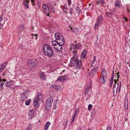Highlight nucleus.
I'll return each mask as SVG.
<instances>
[{
  "instance_id": "f257e3e1",
  "label": "nucleus",
  "mask_w": 130,
  "mask_h": 130,
  "mask_svg": "<svg viewBox=\"0 0 130 130\" xmlns=\"http://www.w3.org/2000/svg\"><path fill=\"white\" fill-rule=\"evenodd\" d=\"M42 50L43 54L45 56L51 58L53 56V51L52 47L46 44L43 46Z\"/></svg>"
},
{
  "instance_id": "f03ea898",
  "label": "nucleus",
  "mask_w": 130,
  "mask_h": 130,
  "mask_svg": "<svg viewBox=\"0 0 130 130\" xmlns=\"http://www.w3.org/2000/svg\"><path fill=\"white\" fill-rule=\"evenodd\" d=\"M52 43L53 46L55 47L54 48L57 51H60L62 49V46L64 44V42H55V41H52Z\"/></svg>"
},
{
  "instance_id": "7ed1b4c3",
  "label": "nucleus",
  "mask_w": 130,
  "mask_h": 130,
  "mask_svg": "<svg viewBox=\"0 0 130 130\" xmlns=\"http://www.w3.org/2000/svg\"><path fill=\"white\" fill-rule=\"evenodd\" d=\"M53 100V98L52 96H50L49 98L47 99L45 106L46 110L47 111L50 110L51 107Z\"/></svg>"
},
{
  "instance_id": "20e7f679",
  "label": "nucleus",
  "mask_w": 130,
  "mask_h": 130,
  "mask_svg": "<svg viewBox=\"0 0 130 130\" xmlns=\"http://www.w3.org/2000/svg\"><path fill=\"white\" fill-rule=\"evenodd\" d=\"M54 36L55 38V40L53 41L58 42H64V38L61 34L59 33H55L54 35Z\"/></svg>"
},
{
  "instance_id": "39448f33",
  "label": "nucleus",
  "mask_w": 130,
  "mask_h": 130,
  "mask_svg": "<svg viewBox=\"0 0 130 130\" xmlns=\"http://www.w3.org/2000/svg\"><path fill=\"white\" fill-rule=\"evenodd\" d=\"M103 20V18L102 15H100L98 16L94 25V29H97L100 25L102 24Z\"/></svg>"
},
{
  "instance_id": "423d86ee",
  "label": "nucleus",
  "mask_w": 130,
  "mask_h": 130,
  "mask_svg": "<svg viewBox=\"0 0 130 130\" xmlns=\"http://www.w3.org/2000/svg\"><path fill=\"white\" fill-rule=\"evenodd\" d=\"M101 80L102 83L104 84L106 83L107 77V72L105 70H103L101 72Z\"/></svg>"
},
{
  "instance_id": "0eeeda50",
  "label": "nucleus",
  "mask_w": 130,
  "mask_h": 130,
  "mask_svg": "<svg viewBox=\"0 0 130 130\" xmlns=\"http://www.w3.org/2000/svg\"><path fill=\"white\" fill-rule=\"evenodd\" d=\"M38 62L34 59L29 60L28 63V64L30 67H36L38 64Z\"/></svg>"
},
{
  "instance_id": "6e6552de",
  "label": "nucleus",
  "mask_w": 130,
  "mask_h": 130,
  "mask_svg": "<svg viewBox=\"0 0 130 130\" xmlns=\"http://www.w3.org/2000/svg\"><path fill=\"white\" fill-rule=\"evenodd\" d=\"M42 8L43 11L45 13H46L48 12H53L54 11V9L53 8H51L49 7L46 5L43 4L42 5Z\"/></svg>"
},
{
  "instance_id": "1a4fd4ad",
  "label": "nucleus",
  "mask_w": 130,
  "mask_h": 130,
  "mask_svg": "<svg viewBox=\"0 0 130 130\" xmlns=\"http://www.w3.org/2000/svg\"><path fill=\"white\" fill-rule=\"evenodd\" d=\"M71 48L73 49L74 50H79L82 48V46L81 44L79 43H78L75 44H73L71 45Z\"/></svg>"
},
{
  "instance_id": "9d476101",
  "label": "nucleus",
  "mask_w": 130,
  "mask_h": 130,
  "mask_svg": "<svg viewBox=\"0 0 130 130\" xmlns=\"http://www.w3.org/2000/svg\"><path fill=\"white\" fill-rule=\"evenodd\" d=\"M76 63L75 65H76V68L77 69H80L82 68V63L80 60L77 59L76 60Z\"/></svg>"
},
{
  "instance_id": "9b49d317",
  "label": "nucleus",
  "mask_w": 130,
  "mask_h": 130,
  "mask_svg": "<svg viewBox=\"0 0 130 130\" xmlns=\"http://www.w3.org/2000/svg\"><path fill=\"white\" fill-rule=\"evenodd\" d=\"M114 80L115 83L113 86V90L114 91V92H117L119 86V84L118 83H117V81L116 79H115Z\"/></svg>"
},
{
  "instance_id": "f8f14e48",
  "label": "nucleus",
  "mask_w": 130,
  "mask_h": 130,
  "mask_svg": "<svg viewBox=\"0 0 130 130\" xmlns=\"http://www.w3.org/2000/svg\"><path fill=\"white\" fill-rule=\"evenodd\" d=\"M77 59H75V57H73L71 59L70 65L72 66L74 65H75L76 62V60Z\"/></svg>"
},
{
  "instance_id": "ddd939ff",
  "label": "nucleus",
  "mask_w": 130,
  "mask_h": 130,
  "mask_svg": "<svg viewBox=\"0 0 130 130\" xmlns=\"http://www.w3.org/2000/svg\"><path fill=\"white\" fill-rule=\"evenodd\" d=\"M28 116L29 118L30 119H31L32 118L35 117L34 112L33 110H31L29 111L28 113Z\"/></svg>"
},
{
  "instance_id": "4468645a",
  "label": "nucleus",
  "mask_w": 130,
  "mask_h": 130,
  "mask_svg": "<svg viewBox=\"0 0 130 130\" xmlns=\"http://www.w3.org/2000/svg\"><path fill=\"white\" fill-rule=\"evenodd\" d=\"M87 54V51L86 50H84L82 52L81 58H85Z\"/></svg>"
},
{
  "instance_id": "2eb2a0df",
  "label": "nucleus",
  "mask_w": 130,
  "mask_h": 130,
  "mask_svg": "<svg viewBox=\"0 0 130 130\" xmlns=\"http://www.w3.org/2000/svg\"><path fill=\"white\" fill-rule=\"evenodd\" d=\"M30 0H23V4L24 5L26 9L29 8V5L28 4Z\"/></svg>"
},
{
  "instance_id": "dca6fc26",
  "label": "nucleus",
  "mask_w": 130,
  "mask_h": 130,
  "mask_svg": "<svg viewBox=\"0 0 130 130\" xmlns=\"http://www.w3.org/2000/svg\"><path fill=\"white\" fill-rule=\"evenodd\" d=\"M98 67L97 66L94 67L91 70V73L93 76H94L96 74L98 70Z\"/></svg>"
},
{
  "instance_id": "f3484780",
  "label": "nucleus",
  "mask_w": 130,
  "mask_h": 130,
  "mask_svg": "<svg viewBox=\"0 0 130 130\" xmlns=\"http://www.w3.org/2000/svg\"><path fill=\"white\" fill-rule=\"evenodd\" d=\"M13 81L12 80H10L6 82L5 84V86L8 87H10L11 85H13Z\"/></svg>"
},
{
  "instance_id": "a211bd4d",
  "label": "nucleus",
  "mask_w": 130,
  "mask_h": 130,
  "mask_svg": "<svg viewBox=\"0 0 130 130\" xmlns=\"http://www.w3.org/2000/svg\"><path fill=\"white\" fill-rule=\"evenodd\" d=\"M40 77L41 79L45 80L46 79V77L42 72H40L39 73Z\"/></svg>"
},
{
  "instance_id": "6ab92c4d",
  "label": "nucleus",
  "mask_w": 130,
  "mask_h": 130,
  "mask_svg": "<svg viewBox=\"0 0 130 130\" xmlns=\"http://www.w3.org/2000/svg\"><path fill=\"white\" fill-rule=\"evenodd\" d=\"M105 13L106 16L109 18L112 19L114 17L113 14L111 13H109L108 12H106Z\"/></svg>"
},
{
  "instance_id": "aec40b11",
  "label": "nucleus",
  "mask_w": 130,
  "mask_h": 130,
  "mask_svg": "<svg viewBox=\"0 0 130 130\" xmlns=\"http://www.w3.org/2000/svg\"><path fill=\"white\" fill-rule=\"evenodd\" d=\"M43 95L41 93H38L37 96V99L39 101L43 97Z\"/></svg>"
},
{
  "instance_id": "412c9836",
  "label": "nucleus",
  "mask_w": 130,
  "mask_h": 130,
  "mask_svg": "<svg viewBox=\"0 0 130 130\" xmlns=\"http://www.w3.org/2000/svg\"><path fill=\"white\" fill-rule=\"evenodd\" d=\"M64 76H60L58 77L57 79V80H59L61 82H64L65 79Z\"/></svg>"
},
{
  "instance_id": "4be33fe9",
  "label": "nucleus",
  "mask_w": 130,
  "mask_h": 130,
  "mask_svg": "<svg viewBox=\"0 0 130 130\" xmlns=\"http://www.w3.org/2000/svg\"><path fill=\"white\" fill-rule=\"evenodd\" d=\"M39 105V103L37 100H35L34 101V105L36 107H38Z\"/></svg>"
},
{
  "instance_id": "5701e85b",
  "label": "nucleus",
  "mask_w": 130,
  "mask_h": 130,
  "mask_svg": "<svg viewBox=\"0 0 130 130\" xmlns=\"http://www.w3.org/2000/svg\"><path fill=\"white\" fill-rule=\"evenodd\" d=\"M115 5L116 7L119 8L120 7V2L119 0H116L115 2Z\"/></svg>"
},
{
  "instance_id": "b1692460",
  "label": "nucleus",
  "mask_w": 130,
  "mask_h": 130,
  "mask_svg": "<svg viewBox=\"0 0 130 130\" xmlns=\"http://www.w3.org/2000/svg\"><path fill=\"white\" fill-rule=\"evenodd\" d=\"M50 123V122L48 121L46 123L44 126V129L45 130L47 129L49 126Z\"/></svg>"
},
{
  "instance_id": "393cba45",
  "label": "nucleus",
  "mask_w": 130,
  "mask_h": 130,
  "mask_svg": "<svg viewBox=\"0 0 130 130\" xmlns=\"http://www.w3.org/2000/svg\"><path fill=\"white\" fill-rule=\"evenodd\" d=\"M113 75L111 78L110 79L109 83V86L110 87H111L112 86L113 83Z\"/></svg>"
},
{
  "instance_id": "a878e982",
  "label": "nucleus",
  "mask_w": 130,
  "mask_h": 130,
  "mask_svg": "<svg viewBox=\"0 0 130 130\" xmlns=\"http://www.w3.org/2000/svg\"><path fill=\"white\" fill-rule=\"evenodd\" d=\"M24 28L25 27L23 25H20L19 27V29L21 31H24Z\"/></svg>"
},
{
  "instance_id": "bb28decb",
  "label": "nucleus",
  "mask_w": 130,
  "mask_h": 130,
  "mask_svg": "<svg viewBox=\"0 0 130 130\" xmlns=\"http://www.w3.org/2000/svg\"><path fill=\"white\" fill-rule=\"evenodd\" d=\"M54 86L53 87H54L55 88V89L57 91H59L61 88L59 86H56L55 85H54Z\"/></svg>"
},
{
  "instance_id": "cd10ccee",
  "label": "nucleus",
  "mask_w": 130,
  "mask_h": 130,
  "mask_svg": "<svg viewBox=\"0 0 130 130\" xmlns=\"http://www.w3.org/2000/svg\"><path fill=\"white\" fill-rule=\"evenodd\" d=\"M91 86L87 87L85 89V94H86L89 91L90 89L91 88Z\"/></svg>"
},
{
  "instance_id": "c85d7f7f",
  "label": "nucleus",
  "mask_w": 130,
  "mask_h": 130,
  "mask_svg": "<svg viewBox=\"0 0 130 130\" xmlns=\"http://www.w3.org/2000/svg\"><path fill=\"white\" fill-rule=\"evenodd\" d=\"M31 101V100L30 99H29L26 100L25 102V105L27 106L29 105Z\"/></svg>"
},
{
  "instance_id": "c756f323",
  "label": "nucleus",
  "mask_w": 130,
  "mask_h": 130,
  "mask_svg": "<svg viewBox=\"0 0 130 130\" xmlns=\"http://www.w3.org/2000/svg\"><path fill=\"white\" fill-rule=\"evenodd\" d=\"M31 35L32 36V39H34V37H36L35 38V40H37V37L38 36V34H32Z\"/></svg>"
},
{
  "instance_id": "7c9ffc66",
  "label": "nucleus",
  "mask_w": 130,
  "mask_h": 130,
  "mask_svg": "<svg viewBox=\"0 0 130 130\" xmlns=\"http://www.w3.org/2000/svg\"><path fill=\"white\" fill-rule=\"evenodd\" d=\"M96 58L95 56H94L93 57V58L92 60V63L91 65H92V64L95 63V61H96Z\"/></svg>"
},
{
  "instance_id": "2f4dec72",
  "label": "nucleus",
  "mask_w": 130,
  "mask_h": 130,
  "mask_svg": "<svg viewBox=\"0 0 130 130\" xmlns=\"http://www.w3.org/2000/svg\"><path fill=\"white\" fill-rule=\"evenodd\" d=\"M119 72H118L117 73H116V74L117 75L116 76V77H115V78H116V77H117V80H118L119 78Z\"/></svg>"
},
{
  "instance_id": "473e14b6",
  "label": "nucleus",
  "mask_w": 130,
  "mask_h": 130,
  "mask_svg": "<svg viewBox=\"0 0 130 130\" xmlns=\"http://www.w3.org/2000/svg\"><path fill=\"white\" fill-rule=\"evenodd\" d=\"M78 31V29L77 28H75L72 30V31L74 32H77Z\"/></svg>"
},
{
  "instance_id": "72a5a7b5",
  "label": "nucleus",
  "mask_w": 130,
  "mask_h": 130,
  "mask_svg": "<svg viewBox=\"0 0 130 130\" xmlns=\"http://www.w3.org/2000/svg\"><path fill=\"white\" fill-rule=\"evenodd\" d=\"M77 111L76 110V109L74 111V114L73 116V119H75V116L76 115L77 113Z\"/></svg>"
},
{
  "instance_id": "f704fd0d",
  "label": "nucleus",
  "mask_w": 130,
  "mask_h": 130,
  "mask_svg": "<svg viewBox=\"0 0 130 130\" xmlns=\"http://www.w3.org/2000/svg\"><path fill=\"white\" fill-rule=\"evenodd\" d=\"M102 1H101L100 0V3H99V4L100 5H103L105 3V2L104 1V0H102Z\"/></svg>"
},
{
  "instance_id": "c9c22d12",
  "label": "nucleus",
  "mask_w": 130,
  "mask_h": 130,
  "mask_svg": "<svg viewBox=\"0 0 130 130\" xmlns=\"http://www.w3.org/2000/svg\"><path fill=\"white\" fill-rule=\"evenodd\" d=\"M92 105L91 104H89L88 106V109L90 111V109L92 107Z\"/></svg>"
},
{
  "instance_id": "e433bc0d",
  "label": "nucleus",
  "mask_w": 130,
  "mask_h": 130,
  "mask_svg": "<svg viewBox=\"0 0 130 130\" xmlns=\"http://www.w3.org/2000/svg\"><path fill=\"white\" fill-rule=\"evenodd\" d=\"M73 54L74 56H77V52L76 51H74L73 52Z\"/></svg>"
},
{
  "instance_id": "4c0bfd02",
  "label": "nucleus",
  "mask_w": 130,
  "mask_h": 130,
  "mask_svg": "<svg viewBox=\"0 0 130 130\" xmlns=\"http://www.w3.org/2000/svg\"><path fill=\"white\" fill-rule=\"evenodd\" d=\"M73 10L72 8H70V9L69 13L70 14H71L73 12Z\"/></svg>"
},
{
  "instance_id": "58836bf2",
  "label": "nucleus",
  "mask_w": 130,
  "mask_h": 130,
  "mask_svg": "<svg viewBox=\"0 0 130 130\" xmlns=\"http://www.w3.org/2000/svg\"><path fill=\"white\" fill-rule=\"evenodd\" d=\"M7 63L6 62H5L2 65L3 66V68H5L7 65Z\"/></svg>"
},
{
  "instance_id": "ea45409f",
  "label": "nucleus",
  "mask_w": 130,
  "mask_h": 130,
  "mask_svg": "<svg viewBox=\"0 0 130 130\" xmlns=\"http://www.w3.org/2000/svg\"><path fill=\"white\" fill-rule=\"evenodd\" d=\"M124 105H128V101L127 100H125L124 102Z\"/></svg>"
},
{
  "instance_id": "a19ab883",
  "label": "nucleus",
  "mask_w": 130,
  "mask_h": 130,
  "mask_svg": "<svg viewBox=\"0 0 130 130\" xmlns=\"http://www.w3.org/2000/svg\"><path fill=\"white\" fill-rule=\"evenodd\" d=\"M123 18L124 20V21H128V20L127 19V18L125 17H123Z\"/></svg>"
},
{
  "instance_id": "79ce46f5",
  "label": "nucleus",
  "mask_w": 130,
  "mask_h": 130,
  "mask_svg": "<svg viewBox=\"0 0 130 130\" xmlns=\"http://www.w3.org/2000/svg\"><path fill=\"white\" fill-rule=\"evenodd\" d=\"M31 2L32 4V5L33 6H34L35 5V4L34 3V0H31Z\"/></svg>"
},
{
  "instance_id": "37998d69",
  "label": "nucleus",
  "mask_w": 130,
  "mask_h": 130,
  "mask_svg": "<svg viewBox=\"0 0 130 130\" xmlns=\"http://www.w3.org/2000/svg\"><path fill=\"white\" fill-rule=\"evenodd\" d=\"M68 2V5L70 6L71 4V0H67Z\"/></svg>"
},
{
  "instance_id": "c03bdc74",
  "label": "nucleus",
  "mask_w": 130,
  "mask_h": 130,
  "mask_svg": "<svg viewBox=\"0 0 130 130\" xmlns=\"http://www.w3.org/2000/svg\"><path fill=\"white\" fill-rule=\"evenodd\" d=\"M3 20V17L1 16L0 17V23H2L1 22Z\"/></svg>"
},
{
  "instance_id": "a18cd8bd",
  "label": "nucleus",
  "mask_w": 130,
  "mask_h": 130,
  "mask_svg": "<svg viewBox=\"0 0 130 130\" xmlns=\"http://www.w3.org/2000/svg\"><path fill=\"white\" fill-rule=\"evenodd\" d=\"M79 9L80 8L79 7L77 6H76L75 7V9H76L77 11L79 10Z\"/></svg>"
},
{
  "instance_id": "49530a36",
  "label": "nucleus",
  "mask_w": 130,
  "mask_h": 130,
  "mask_svg": "<svg viewBox=\"0 0 130 130\" xmlns=\"http://www.w3.org/2000/svg\"><path fill=\"white\" fill-rule=\"evenodd\" d=\"M4 23V22L2 24V23H0V29H1V28L3 26V25Z\"/></svg>"
},
{
  "instance_id": "de8ad7c7",
  "label": "nucleus",
  "mask_w": 130,
  "mask_h": 130,
  "mask_svg": "<svg viewBox=\"0 0 130 130\" xmlns=\"http://www.w3.org/2000/svg\"><path fill=\"white\" fill-rule=\"evenodd\" d=\"M63 7L64 8L66 9V10H67L68 9V8H67V5H65L64 6H63Z\"/></svg>"
},
{
  "instance_id": "09e8293b",
  "label": "nucleus",
  "mask_w": 130,
  "mask_h": 130,
  "mask_svg": "<svg viewBox=\"0 0 130 130\" xmlns=\"http://www.w3.org/2000/svg\"><path fill=\"white\" fill-rule=\"evenodd\" d=\"M124 108L125 110L127 109L128 108V105H124Z\"/></svg>"
},
{
  "instance_id": "8fccbe9b",
  "label": "nucleus",
  "mask_w": 130,
  "mask_h": 130,
  "mask_svg": "<svg viewBox=\"0 0 130 130\" xmlns=\"http://www.w3.org/2000/svg\"><path fill=\"white\" fill-rule=\"evenodd\" d=\"M31 128L29 126H28L26 130H31Z\"/></svg>"
},
{
  "instance_id": "3c124183",
  "label": "nucleus",
  "mask_w": 130,
  "mask_h": 130,
  "mask_svg": "<svg viewBox=\"0 0 130 130\" xmlns=\"http://www.w3.org/2000/svg\"><path fill=\"white\" fill-rule=\"evenodd\" d=\"M113 95L114 96H116L117 95V92H114V91H113Z\"/></svg>"
},
{
  "instance_id": "603ef678",
  "label": "nucleus",
  "mask_w": 130,
  "mask_h": 130,
  "mask_svg": "<svg viewBox=\"0 0 130 130\" xmlns=\"http://www.w3.org/2000/svg\"><path fill=\"white\" fill-rule=\"evenodd\" d=\"M74 120H75V119H72V120L71 121V123L72 124H73V123L74 121Z\"/></svg>"
},
{
  "instance_id": "864d4df0",
  "label": "nucleus",
  "mask_w": 130,
  "mask_h": 130,
  "mask_svg": "<svg viewBox=\"0 0 130 130\" xmlns=\"http://www.w3.org/2000/svg\"><path fill=\"white\" fill-rule=\"evenodd\" d=\"M107 130H110V126H108L107 127Z\"/></svg>"
},
{
  "instance_id": "5fc2aeb1",
  "label": "nucleus",
  "mask_w": 130,
  "mask_h": 130,
  "mask_svg": "<svg viewBox=\"0 0 130 130\" xmlns=\"http://www.w3.org/2000/svg\"><path fill=\"white\" fill-rule=\"evenodd\" d=\"M5 83L2 82L1 84H0V85L1 86V87H2L3 85Z\"/></svg>"
},
{
  "instance_id": "6e6d98bb",
  "label": "nucleus",
  "mask_w": 130,
  "mask_h": 130,
  "mask_svg": "<svg viewBox=\"0 0 130 130\" xmlns=\"http://www.w3.org/2000/svg\"><path fill=\"white\" fill-rule=\"evenodd\" d=\"M3 70V68H0V73L2 72Z\"/></svg>"
},
{
  "instance_id": "4d7b16f0",
  "label": "nucleus",
  "mask_w": 130,
  "mask_h": 130,
  "mask_svg": "<svg viewBox=\"0 0 130 130\" xmlns=\"http://www.w3.org/2000/svg\"><path fill=\"white\" fill-rule=\"evenodd\" d=\"M77 12L78 13H80L82 12V11L79 10L77 11Z\"/></svg>"
},
{
  "instance_id": "13d9d810",
  "label": "nucleus",
  "mask_w": 130,
  "mask_h": 130,
  "mask_svg": "<svg viewBox=\"0 0 130 130\" xmlns=\"http://www.w3.org/2000/svg\"><path fill=\"white\" fill-rule=\"evenodd\" d=\"M56 105H54V109H55L57 107L56 106Z\"/></svg>"
},
{
  "instance_id": "bf43d9fd",
  "label": "nucleus",
  "mask_w": 130,
  "mask_h": 130,
  "mask_svg": "<svg viewBox=\"0 0 130 130\" xmlns=\"http://www.w3.org/2000/svg\"><path fill=\"white\" fill-rule=\"evenodd\" d=\"M100 3V0H99V1H98L96 3V4L97 5H98V4H99Z\"/></svg>"
},
{
  "instance_id": "052dcab7",
  "label": "nucleus",
  "mask_w": 130,
  "mask_h": 130,
  "mask_svg": "<svg viewBox=\"0 0 130 130\" xmlns=\"http://www.w3.org/2000/svg\"><path fill=\"white\" fill-rule=\"evenodd\" d=\"M3 68V70L5 68H3V66H2V65H0V68Z\"/></svg>"
},
{
  "instance_id": "680f3d73",
  "label": "nucleus",
  "mask_w": 130,
  "mask_h": 130,
  "mask_svg": "<svg viewBox=\"0 0 130 130\" xmlns=\"http://www.w3.org/2000/svg\"><path fill=\"white\" fill-rule=\"evenodd\" d=\"M2 80L3 82H5V81H7L6 79H2Z\"/></svg>"
},
{
  "instance_id": "e2e57ef3",
  "label": "nucleus",
  "mask_w": 130,
  "mask_h": 130,
  "mask_svg": "<svg viewBox=\"0 0 130 130\" xmlns=\"http://www.w3.org/2000/svg\"><path fill=\"white\" fill-rule=\"evenodd\" d=\"M120 88H121V85L120 83V86L119 87V92L120 91Z\"/></svg>"
},
{
  "instance_id": "0e129e2a",
  "label": "nucleus",
  "mask_w": 130,
  "mask_h": 130,
  "mask_svg": "<svg viewBox=\"0 0 130 130\" xmlns=\"http://www.w3.org/2000/svg\"><path fill=\"white\" fill-rule=\"evenodd\" d=\"M82 128L80 127H78L77 130H81Z\"/></svg>"
},
{
  "instance_id": "69168bd1",
  "label": "nucleus",
  "mask_w": 130,
  "mask_h": 130,
  "mask_svg": "<svg viewBox=\"0 0 130 130\" xmlns=\"http://www.w3.org/2000/svg\"><path fill=\"white\" fill-rule=\"evenodd\" d=\"M64 76V77L65 78V80H66L67 78H68L67 76Z\"/></svg>"
},
{
  "instance_id": "338daca9",
  "label": "nucleus",
  "mask_w": 130,
  "mask_h": 130,
  "mask_svg": "<svg viewBox=\"0 0 130 130\" xmlns=\"http://www.w3.org/2000/svg\"><path fill=\"white\" fill-rule=\"evenodd\" d=\"M24 92L23 93V94H22V96H24L23 95H24Z\"/></svg>"
},
{
  "instance_id": "774afa93",
  "label": "nucleus",
  "mask_w": 130,
  "mask_h": 130,
  "mask_svg": "<svg viewBox=\"0 0 130 130\" xmlns=\"http://www.w3.org/2000/svg\"><path fill=\"white\" fill-rule=\"evenodd\" d=\"M59 100H57V99H56L55 100V101L56 102H57L58 101H59Z\"/></svg>"
}]
</instances>
